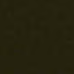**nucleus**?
<instances>
[{
  "mask_svg": "<svg viewBox=\"0 0 74 74\" xmlns=\"http://www.w3.org/2000/svg\"><path fill=\"white\" fill-rule=\"evenodd\" d=\"M47 65H46V71H47Z\"/></svg>",
  "mask_w": 74,
  "mask_h": 74,
  "instance_id": "f257e3e1",
  "label": "nucleus"
}]
</instances>
